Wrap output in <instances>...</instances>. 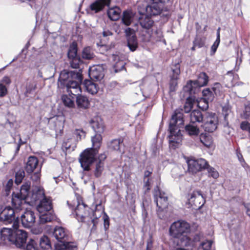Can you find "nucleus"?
<instances>
[{"instance_id": "1", "label": "nucleus", "mask_w": 250, "mask_h": 250, "mask_svg": "<svg viewBox=\"0 0 250 250\" xmlns=\"http://www.w3.org/2000/svg\"><path fill=\"white\" fill-rule=\"evenodd\" d=\"M19 221L15 220L12 226V229L3 228L1 230V238L5 243L10 242L18 248H21L25 243L27 234L24 230L18 229Z\"/></svg>"}, {"instance_id": "2", "label": "nucleus", "mask_w": 250, "mask_h": 250, "mask_svg": "<svg viewBox=\"0 0 250 250\" xmlns=\"http://www.w3.org/2000/svg\"><path fill=\"white\" fill-rule=\"evenodd\" d=\"M184 125L183 114L180 112H175L169 122V142L170 146L175 148L179 146L182 140V135L180 128Z\"/></svg>"}, {"instance_id": "3", "label": "nucleus", "mask_w": 250, "mask_h": 250, "mask_svg": "<svg viewBox=\"0 0 250 250\" xmlns=\"http://www.w3.org/2000/svg\"><path fill=\"white\" fill-rule=\"evenodd\" d=\"M190 231V225L184 221H178L172 224L169 232L171 236L177 239V245L188 246L191 244L192 241L187 235Z\"/></svg>"}, {"instance_id": "4", "label": "nucleus", "mask_w": 250, "mask_h": 250, "mask_svg": "<svg viewBox=\"0 0 250 250\" xmlns=\"http://www.w3.org/2000/svg\"><path fill=\"white\" fill-rule=\"evenodd\" d=\"M72 76V72L63 70L60 75L58 86L61 88L66 86L67 92L71 95H79L81 92V88L78 82L72 80L70 77Z\"/></svg>"}, {"instance_id": "5", "label": "nucleus", "mask_w": 250, "mask_h": 250, "mask_svg": "<svg viewBox=\"0 0 250 250\" xmlns=\"http://www.w3.org/2000/svg\"><path fill=\"white\" fill-rule=\"evenodd\" d=\"M32 198L34 201H39V203L36 207L39 214L52 210V201L50 198L45 196L42 188L39 187L36 190L34 191Z\"/></svg>"}, {"instance_id": "6", "label": "nucleus", "mask_w": 250, "mask_h": 250, "mask_svg": "<svg viewBox=\"0 0 250 250\" xmlns=\"http://www.w3.org/2000/svg\"><path fill=\"white\" fill-rule=\"evenodd\" d=\"M97 154V151L92 148H86L80 154L79 161L83 170H90V166L94 162Z\"/></svg>"}, {"instance_id": "7", "label": "nucleus", "mask_w": 250, "mask_h": 250, "mask_svg": "<svg viewBox=\"0 0 250 250\" xmlns=\"http://www.w3.org/2000/svg\"><path fill=\"white\" fill-rule=\"evenodd\" d=\"M78 204L75 210V217L79 222H84L92 219L90 208L83 204L80 199H77Z\"/></svg>"}, {"instance_id": "8", "label": "nucleus", "mask_w": 250, "mask_h": 250, "mask_svg": "<svg viewBox=\"0 0 250 250\" xmlns=\"http://www.w3.org/2000/svg\"><path fill=\"white\" fill-rule=\"evenodd\" d=\"M30 187L29 183H26L21 186L20 194L13 195L12 203L16 209H21L22 203L29 195Z\"/></svg>"}, {"instance_id": "9", "label": "nucleus", "mask_w": 250, "mask_h": 250, "mask_svg": "<svg viewBox=\"0 0 250 250\" xmlns=\"http://www.w3.org/2000/svg\"><path fill=\"white\" fill-rule=\"evenodd\" d=\"M205 203V199L200 191H194L189 194L188 204L194 209L201 208Z\"/></svg>"}, {"instance_id": "10", "label": "nucleus", "mask_w": 250, "mask_h": 250, "mask_svg": "<svg viewBox=\"0 0 250 250\" xmlns=\"http://www.w3.org/2000/svg\"><path fill=\"white\" fill-rule=\"evenodd\" d=\"M152 2L146 7L147 14L149 16H155L160 14L163 9L164 5L168 3L169 0H152Z\"/></svg>"}, {"instance_id": "11", "label": "nucleus", "mask_w": 250, "mask_h": 250, "mask_svg": "<svg viewBox=\"0 0 250 250\" xmlns=\"http://www.w3.org/2000/svg\"><path fill=\"white\" fill-rule=\"evenodd\" d=\"M203 128L206 131L212 132L217 128V117L215 114L212 113H207L204 116Z\"/></svg>"}, {"instance_id": "12", "label": "nucleus", "mask_w": 250, "mask_h": 250, "mask_svg": "<svg viewBox=\"0 0 250 250\" xmlns=\"http://www.w3.org/2000/svg\"><path fill=\"white\" fill-rule=\"evenodd\" d=\"M189 173L195 174L206 168L208 164L204 159H190L187 161Z\"/></svg>"}, {"instance_id": "13", "label": "nucleus", "mask_w": 250, "mask_h": 250, "mask_svg": "<svg viewBox=\"0 0 250 250\" xmlns=\"http://www.w3.org/2000/svg\"><path fill=\"white\" fill-rule=\"evenodd\" d=\"M154 201L158 208L162 210L168 205L167 197L166 193L161 191L158 187H156L154 191Z\"/></svg>"}, {"instance_id": "14", "label": "nucleus", "mask_w": 250, "mask_h": 250, "mask_svg": "<svg viewBox=\"0 0 250 250\" xmlns=\"http://www.w3.org/2000/svg\"><path fill=\"white\" fill-rule=\"evenodd\" d=\"M204 98L197 102V106L202 110H206L208 107V102H211L214 99V94L209 88H206L202 91Z\"/></svg>"}, {"instance_id": "15", "label": "nucleus", "mask_w": 250, "mask_h": 250, "mask_svg": "<svg viewBox=\"0 0 250 250\" xmlns=\"http://www.w3.org/2000/svg\"><path fill=\"white\" fill-rule=\"evenodd\" d=\"M35 215L34 212L27 209L21 216V223L25 228L32 227L35 222Z\"/></svg>"}, {"instance_id": "16", "label": "nucleus", "mask_w": 250, "mask_h": 250, "mask_svg": "<svg viewBox=\"0 0 250 250\" xmlns=\"http://www.w3.org/2000/svg\"><path fill=\"white\" fill-rule=\"evenodd\" d=\"M15 211L10 207L4 208L0 213V220L5 224H10L15 219Z\"/></svg>"}, {"instance_id": "17", "label": "nucleus", "mask_w": 250, "mask_h": 250, "mask_svg": "<svg viewBox=\"0 0 250 250\" xmlns=\"http://www.w3.org/2000/svg\"><path fill=\"white\" fill-rule=\"evenodd\" d=\"M172 74L170 82V89L171 91H174L177 85V80L180 74V65L179 63L172 65L171 67Z\"/></svg>"}, {"instance_id": "18", "label": "nucleus", "mask_w": 250, "mask_h": 250, "mask_svg": "<svg viewBox=\"0 0 250 250\" xmlns=\"http://www.w3.org/2000/svg\"><path fill=\"white\" fill-rule=\"evenodd\" d=\"M208 78L207 75L204 72L201 73L199 75L197 80L194 82L190 81L188 83L185 88H188L191 92L192 91L191 87L192 86V84L195 85H197V86L199 87H202L206 85L208 83Z\"/></svg>"}, {"instance_id": "19", "label": "nucleus", "mask_w": 250, "mask_h": 250, "mask_svg": "<svg viewBox=\"0 0 250 250\" xmlns=\"http://www.w3.org/2000/svg\"><path fill=\"white\" fill-rule=\"evenodd\" d=\"M110 0H97L89 6V9L92 13H97L102 11L105 6H108Z\"/></svg>"}, {"instance_id": "20", "label": "nucleus", "mask_w": 250, "mask_h": 250, "mask_svg": "<svg viewBox=\"0 0 250 250\" xmlns=\"http://www.w3.org/2000/svg\"><path fill=\"white\" fill-rule=\"evenodd\" d=\"M89 75L91 79L100 81L104 77L103 68L99 65L90 67L89 69Z\"/></svg>"}, {"instance_id": "21", "label": "nucleus", "mask_w": 250, "mask_h": 250, "mask_svg": "<svg viewBox=\"0 0 250 250\" xmlns=\"http://www.w3.org/2000/svg\"><path fill=\"white\" fill-rule=\"evenodd\" d=\"M91 125L95 132L102 133L104 131V124L103 120L99 117L94 118L91 122Z\"/></svg>"}, {"instance_id": "22", "label": "nucleus", "mask_w": 250, "mask_h": 250, "mask_svg": "<svg viewBox=\"0 0 250 250\" xmlns=\"http://www.w3.org/2000/svg\"><path fill=\"white\" fill-rule=\"evenodd\" d=\"M39 161L38 159L34 156H30L28 158L25 167V171L28 173H31L34 170L38 168Z\"/></svg>"}, {"instance_id": "23", "label": "nucleus", "mask_w": 250, "mask_h": 250, "mask_svg": "<svg viewBox=\"0 0 250 250\" xmlns=\"http://www.w3.org/2000/svg\"><path fill=\"white\" fill-rule=\"evenodd\" d=\"M53 235L59 242L62 244L65 241L64 239L67 236V232L63 228L57 227L54 229Z\"/></svg>"}, {"instance_id": "24", "label": "nucleus", "mask_w": 250, "mask_h": 250, "mask_svg": "<svg viewBox=\"0 0 250 250\" xmlns=\"http://www.w3.org/2000/svg\"><path fill=\"white\" fill-rule=\"evenodd\" d=\"M56 219V216L52 211L43 212V213L39 214V222L41 224H45L53 221Z\"/></svg>"}, {"instance_id": "25", "label": "nucleus", "mask_w": 250, "mask_h": 250, "mask_svg": "<svg viewBox=\"0 0 250 250\" xmlns=\"http://www.w3.org/2000/svg\"><path fill=\"white\" fill-rule=\"evenodd\" d=\"M83 84L87 91L92 95L96 94L99 89L98 85L90 80H85Z\"/></svg>"}, {"instance_id": "26", "label": "nucleus", "mask_w": 250, "mask_h": 250, "mask_svg": "<svg viewBox=\"0 0 250 250\" xmlns=\"http://www.w3.org/2000/svg\"><path fill=\"white\" fill-rule=\"evenodd\" d=\"M134 15V13L131 10L125 11L122 19L123 23L126 26L129 25L132 21Z\"/></svg>"}, {"instance_id": "27", "label": "nucleus", "mask_w": 250, "mask_h": 250, "mask_svg": "<svg viewBox=\"0 0 250 250\" xmlns=\"http://www.w3.org/2000/svg\"><path fill=\"white\" fill-rule=\"evenodd\" d=\"M91 141L93 146L92 149L96 150L98 153V150L102 143V137L101 133H97L94 136L92 137L91 138Z\"/></svg>"}, {"instance_id": "28", "label": "nucleus", "mask_w": 250, "mask_h": 250, "mask_svg": "<svg viewBox=\"0 0 250 250\" xmlns=\"http://www.w3.org/2000/svg\"><path fill=\"white\" fill-rule=\"evenodd\" d=\"M76 103L80 108H87L89 105V101L88 98L83 95H79L77 97Z\"/></svg>"}, {"instance_id": "29", "label": "nucleus", "mask_w": 250, "mask_h": 250, "mask_svg": "<svg viewBox=\"0 0 250 250\" xmlns=\"http://www.w3.org/2000/svg\"><path fill=\"white\" fill-rule=\"evenodd\" d=\"M121 12V9L118 7H114L109 9L107 12L109 18L112 21L119 19Z\"/></svg>"}, {"instance_id": "30", "label": "nucleus", "mask_w": 250, "mask_h": 250, "mask_svg": "<svg viewBox=\"0 0 250 250\" xmlns=\"http://www.w3.org/2000/svg\"><path fill=\"white\" fill-rule=\"evenodd\" d=\"M204 116L199 110H194L190 114V121L193 123L203 121Z\"/></svg>"}, {"instance_id": "31", "label": "nucleus", "mask_w": 250, "mask_h": 250, "mask_svg": "<svg viewBox=\"0 0 250 250\" xmlns=\"http://www.w3.org/2000/svg\"><path fill=\"white\" fill-rule=\"evenodd\" d=\"M200 142L206 146L210 147L213 144V140L211 136L206 134H201L200 136Z\"/></svg>"}, {"instance_id": "32", "label": "nucleus", "mask_w": 250, "mask_h": 250, "mask_svg": "<svg viewBox=\"0 0 250 250\" xmlns=\"http://www.w3.org/2000/svg\"><path fill=\"white\" fill-rule=\"evenodd\" d=\"M40 248L42 250H51V245L47 236H44L41 238L40 240Z\"/></svg>"}, {"instance_id": "33", "label": "nucleus", "mask_w": 250, "mask_h": 250, "mask_svg": "<svg viewBox=\"0 0 250 250\" xmlns=\"http://www.w3.org/2000/svg\"><path fill=\"white\" fill-rule=\"evenodd\" d=\"M185 130L190 136H197L199 133V129L196 126L188 125L185 126Z\"/></svg>"}, {"instance_id": "34", "label": "nucleus", "mask_w": 250, "mask_h": 250, "mask_svg": "<svg viewBox=\"0 0 250 250\" xmlns=\"http://www.w3.org/2000/svg\"><path fill=\"white\" fill-rule=\"evenodd\" d=\"M140 23L142 27L149 29L152 25L153 21L149 17L146 16L145 18L142 17L140 19Z\"/></svg>"}, {"instance_id": "35", "label": "nucleus", "mask_w": 250, "mask_h": 250, "mask_svg": "<svg viewBox=\"0 0 250 250\" xmlns=\"http://www.w3.org/2000/svg\"><path fill=\"white\" fill-rule=\"evenodd\" d=\"M127 46L131 51H135L138 47V42L136 36L127 38Z\"/></svg>"}, {"instance_id": "36", "label": "nucleus", "mask_w": 250, "mask_h": 250, "mask_svg": "<svg viewBox=\"0 0 250 250\" xmlns=\"http://www.w3.org/2000/svg\"><path fill=\"white\" fill-rule=\"evenodd\" d=\"M82 55L83 58L86 60H90L94 57V52L89 47H86L83 49Z\"/></svg>"}, {"instance_id": "37", "label": "nucleus", "mask_w": 250, "mask_h": 250, "mask_svg": "<svg viewBox=\"0 0 250 250\" xmlns=\"http://www.w3.org/2000/svg\"><path fill=\"white\" fill-rule=\"evenodd\" d=\"M104 162L101 160L96 163L94 170V175L96 177H99L101 175L104 169Z\"/></svg>"}, {"instance_id": "38", "label": "nucleus", "mask_w": 250, "mask_h": 250, "mask_svg": "<svg viewBox=\"0 0 250 250\" xmlns=\"http://www.w3.org/2000/svg\"><path fill=\"white\" fill-rule=\"evenodd\" d=\"M60 246L58 249L59 250H75L76 246L70 242H66L65 241L62 244H58L57 245Z\"/></svg>"}, {"instance_id": "39", "label": "nucleus", "mask_w": 250, "mask_h": 250, "mask_svg": "<svg viewBox=\"0 0 250 250\" xmlns=\"http://www.w3.org/2000/svg\"><path fill=\"white\" fill-rule=\"evenodd\" d=\"M63 104L67 107H73L75 105L74 101L68 96L64 95L62 97Z\"/></svg>"}, {"instance_id": "40", "label": "nucleus", "mask_w": 250, "mask_h": 250, "mask_svg": "<svg viewBox=\"0 0 250 250\" xmlns=\"http://www.w3.org/2000/svg\"><path fill=\"white\" fill-rule=\"evenodd\" d=\"M122 142L120 139L113 140L108 144V147L114 150H119Z\"/></svg>"}, {"instance_id": "41", "label": "nucleus", "mask_w": 250, "mask_h": 250, "mask_svg": "<svg viewBox=\"0 0 250 250\" xmlns=\"http://www.w3.org/2000/svg\"><path fill=\"white\" fill-rule=\"evenodd\" d=\"M77 45L76 44H73L69 47L68 52V57L69 59L74 58L77 57H78L77 55Z\"/></svg>"}, {"instance_id": "42", "label": "nucleus", "mask_w": 250, "mask_h": 250, "mask_svg": "<svg viewBox=\"0 0 250 250\" xmlns=\"http://www.w3.org/2000/svg\"><path fill=\"white\" fill-rule=\"evenodd\" d=\"M212 242L207 240L202 242L198 248V250H210Z\"/></svg>"}, {"instance_id": "43", "label": "nucleus", "mask_w": 250, "mask_h": 250, "mask_svg": "<svg viewBox=\"0 0 250 250\" xmlns=\"http://www.w3.org/2000/svg\"><path fill=\"white\" fill-rule=\"evenodd\" d=\"M71 61L70 63L72 68H77L79 67L80 64L82 61L79 57H77L74 58L70 59Z\"/></svg>"}, {"instance_id": "44", "label": "nucleus", "mask_w": 250, "mask_h": 250, "mask_svg": "<svg viewBox=\"0 0 250 250\" xmlns=\"http://www.w3.org/2000/svg\"><path fill=\"white\" fill-rule=\"evenodd\" d=\"M25 176L24 171L23 170H19L16 174L15 182L19 184L21 183L22 179Z\"/></svg>"}, {"instance_id": "45", "label": "nucleus", "mask_w": 250, "mask_h": 250, "mask_svg": "<svg viewBox=\"0 0 250 250\" xmlns=\"http://www.w3.org/2000/svg\"><path fill=\"white\" fill-rule=\"evenodd\" d=\"M206 168L209 174V176L213 177V178H217L219 176V173L213 167L207 166Z\"/></svg>"}, {"instance_id": "46", "label": "nucleus", "mask_w": 250, "mask_h": 250, "mask_svg": "<svg viewBox=\"0 0 250 250\" xmlns=\"http://www.w3.org/2000/svg\"><path fill=\"white\" fill-rule=\"evenodd\" d=\"M242 116L245 119H248L250 117V103L246 104L245 110Z\"/></svg>"}, {"instance_id": "47", "label": "nucleus", "mask_w": 250, "mask_h": 250, "mask_svg": "<svg viewBox=\"0 0 250 250\" xmlns=\"http://www.w3.org/2000/svg\"><path fill=\"white\" fill-rule=\"evenodd\" d=\"M36 243L34 240L31 239L28 243L26 250H38L36 248Z\"/></svg>"}, {"instance_id": "48", "label": "nucleus", "mask_w": 250, "mask_h": 250, "mask_svg": "<svg viewBox=\"0 0 250 250\" xmlns=\"http://www.w3.org/2000/svg\"><path fill=\"white\" fill-rule=\"evenodd\" d=\"M193 103L191 99H188L185 105V111L186 112H188L192 108Z\"/></svg>"}, {"instance_id": "49", "label": "nucleus", "mask_w": 250, "mask_h": 250, "mask_svg": "<svg viewBox=\"0 0 250 250\" xmlns=\"http://www.w3.org/2000/svg\"><path fill=\"white\" fill-rule=\"evenodd\" d=\"M7 93V87L2 83H0V97H3L5 96Z\"/></svg>"}, {"instance_id": "50", "label": "nucleus", "mask_w": 250, "mask_h": 250, "mask_svg": "<svg viewBox=\"0 0 250 250\" xmlns=\"http://www.w3.org/2000/svg\"><path fill=\"white\" fill-rule=\"evenodd\" d=\"M241 128L243 130H247L250 133V123L244 121L241 124Z\"/></svg>"}, {"instance_id": "51", "label": "nucleus", "mask_w": 250, "mask_h": 250, "mask_svg": "<svg viewBox=\"0 0 250 250\" xmlns=\"http://www.w3.org/2000/svg\"><path fill=\"white\" fill-rule=\"evenodd\" d=\"M223 114L224 115L225 119L227 120V117L231 113V110L228 106H225L223 107Z\"/></svg>"}, {"instance_id": "52", "label": "nucleus", "mask_w": 250, "mask_h": 250, "mask_svg": "<svg viewBox=\"0 0 250 250\" xmlns=\"http://www.w3.org/2000/svg\"><path fill=\"white\" fill-rule=\"evenodd\" d=\"M125 32L127 38L132 36H136L134 30L130 28H127Z\"/></svg>"}, {"instance_id": "53", "label": "nucleus", "mask_w": 250, "mask_h": 250, "mask_svg": "<svg viewBox=\"0 0 250 250\" xmlns=\"http://www.w3.org/2000/svg\"><path fill=\"white\" fill-rule=\"evenodd\" d=\"M75 134L77 137V139L81 140L82 137H84L85 132L80 129H76L74 132Z\"/></svg>"}, {"instance_id": "54", "label": "nucleus", "mask_w": 250, "mask_h": 250, "mask_svg": "<svg viewBox=\"0 0 250 250\" xmlns=\"http://www.w3.org/2000/svg\"><path fill=\"white\" fill-rule=\"evenodd\" d=\"M194 46H197L199 48L203 47L205 44V41L202 39H196L194 42Z\"/></svg>"}, {"instance_id": "55", "label": "nucleus", "mask_w": 250, "mask_h": 250, "mask_svg": "<svg viewBox=\"0 0 250 250\" xmlns=\"http://www.w3.org/2000/svg\"><path fill=\"white\" fill-rule=\"evenodd\" d=\"M11 83L10 78L8 76H4L2 79L0 81V83H2L3 84H5L9 85Z\"/></svg>"}, {"instance_id": "56", "label": "nucleus", "mask_w": 250, "mask_h": 250, "mask_svg": "<svg viewBox=\"0 0 250 250\" xmlns=\"http://www.w3.org/2000/svg\"><path fill=\"white\" fill-rule=\"evenodd\" d=\"M41 174L37 172L34 173L31 177L32 179L36 182H38L40 179Z\"/></svg>"}, {"instance_id": "57", "label": "nucleus", "mask_w": 250, "mask_h": 250, "mask_svg": "<svg viewBox=\"0 0 250 250\" xmlns=\"http://www.w3.org/2000/svg\"><path fill=\"white\" fill-rule=\"evenodd\" d=\"M220 87V84L219 83H215L214 86L211 88V90L216 95L219 92V89Z\"/></svg>"}, {"instance_id": "58", "label": "nucleus", "mask_w": 250, "mask_h": 250, "mask_svg": "<svg viewBox=\"0 0 250 250\" xmlns=\"http://www.w3.org/2000/svg\"><path fill=\"white\" fill-rule=\"evenodd\" d=\"M63 146L66 148V149H70L72 145L70 143V142L69 141V139H68L67 141H65L63 143Z\"/></svg>"}, {"instance_id": "59", "label": "nucleus", "mask_w": 250, "mask_h": 250, "mask_svg": "<svg viewBox=\"0 0 250 250\" xmlns=\"http://www.w3.org/2000/svg\"><path fill=\"white\" fill-rule=\"evenodd\" d=\"M144 188L146 189V191H148L150 189V184L149 179H147L146 181L145 182V184L144 185Z\"/></svg>"}, {"instance_id": "60", "label": "nucleus", "mask_w": 250, "mask_h": 250, "mask_svg": "<svg viewBox=\"0 0 250 250\" xmlns=\"http://www.w3.org/2000/svg\"><path fill=\"white\" fill-rule=\"evenodd\" d=\"M217 47H216V46L214 45H212L211 47V55H213L216 50H217Z\"/></svg>"}, {"instance_id": "61", "label": "nucleus", "mask_w": 250, "mask_h": 250, "mask_svg": "<svg viewBox=\"0 0 250 250\" xmlns=\"http://www.w3.org/2000/svg\"><path fill=\"white\" fill-rule=\"evenodd\" d=\"M106 158V155L105 154H101L98 158V161H100V160L103 162V161Z\"/></svg>"}, {"instance_id": "62", "label": "nucleus", "mask_w": 250, "mask_h": 250, "mask_svg": "<svg viewBox=\"0 0 250 250\" xmlns=\"http://www.w3.org/2000/svg\"><path fill=\"white\" fill-rule=\"evenodd\" d=\"M156 34L158 35L157 40H160L163 37L162 33L160 30H157Z\"/></svg>"}, {"instance_id": "63", "label": "nucleus", "mask_w": 250, "mask_h": 250, "mask_svg": "<svg viewBox=\"0 0 250 250\" xmlns=\"http://www.w3.org/2000/svg\"><path fill=\"white\" fill-rule=\"evenodd\" d=\"M220 42V38H219V37H217L216 41L214 42L213 45L216 46L218 47Z\"/></svg>"}, {"instance_id": "64", "label": "nucleus", "mask_w": 250, "mask_h": 250, "mask_svg": "<svg viewBox=\"0 0 250 250\" xmlns=\"http://www.w3.org/2000/svg\"><path fill=\"white\" fill-rule=\"evenodd\" d=\"M103 36L104 37H107V36H108L112 35V34L109 31H104L103 32Z\"/></svg>"}]
</instances>
